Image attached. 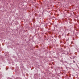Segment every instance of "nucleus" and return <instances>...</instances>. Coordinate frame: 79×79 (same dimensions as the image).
Masks as SVG:
<instances>
[{"label": "nucleus", "instance_id": "f257e3e1", "mask_svg": "<svg viewBox=\"0 0 79 79\" xmlns=\"http://www.w3.org/2000/svg\"><path fill=\"white\" fill-rule=\"evenodd\" d=\"M73 62L74 63H76V62L74 61V60H73Z\"/></svg>", "mask_w": 79, "mask_h": 79}, {"label": "nucleus", "instance_id": "f03ea898", "mask_svg": "<svg viewBox=\"0 0 79 79\" xmlns=\"http://www.w3.org/2000/svg\"><path fill=\"white\" fill-rule=\"evenodd\" d=\"M76 61H77V60H76Z\"/></svg>", "mask_w": 79, "mask_h": 79}]
</instances>
